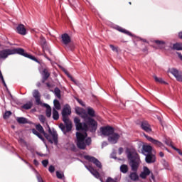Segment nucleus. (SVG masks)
Segmentation results:
<instances>
[{
    "label": "nucleus",
    "instance_id": "obj_29",
    "mask_svg": "<svg viewBox=\"0 0 182 182\" xmlns=\"http://www.w3.org/2000/svg\"><path fill=\"white\" fill-rule=\"evenodd\" d=\"M53 120H59V112L56 109H53Z\"/></svg>",
    "mask_w": 182,
    "mask_h": 182
},
{
    "label": "nucleus",
    "instance_id": "obj_20",
    "mask_svg": "<svg viewBox=\"0 0 182 182\" xmlns=\"http://www.w3.org/2000/svg\"><path fill=\"white\" fill-rule=\"evenodd\" d=\"M114 29H116V31H118L119 32H121L122 33H124L125 35H127L128 36H133V34L130 31L126 30L125 28L120 27L119 26H115L114 27Z\"/></svg>",
    "mask_w": 182,
    "mask_h": 182
},
{
    "label": "nucleus",
    "instance_id": "obj_4",
    "mask_svg": "<svg viewBox=\"0 0 182 182\" xmlns=\"http://www.w3.org/2000/svg\"><path fill=\"white\" fill-rule=\"evenodd\" d=\"M47 127L48 129V134L45 132V130L43 129V127H42L41 124H38L36 126L37 132L42 133V134H43L44 137H46V140H48V141L50 142V144H53V141L55 145L58 144V132H56V130H55V128H53L51 129L49 125H47Z\"/></svg>",
    "mask_w": 182,
    "mask_h": 182
},
{
    "label": "nucleus",
    "instance_id": "obj_9",
    "mask_svg": "<svg viewBox=\"0 0 182 182\" xmlns=\"http://www.w3.org/2000/svg\"><path fill=\"white\" fill-rule=\"evenodd\" d=\"M85 159L90 163H93V164H95L97 168H102V162H100V161H99V159H96L95 156L86 155L85 156Z\"/></svg>",
    "mask_w": 182,
    "mask_h": 182
},
{
    "label": "nucleus",
    "instance_id": "obj_27",
    "mask_svg": "<svg viewBox=\"0 0 182 182\" xmlns=\"http://www.w3.org/2000/svg\"><path fill=\"white\" fill-rule=\"evenodd\" d=\"M171 49H172V50H182V47L180 43H176L171 47Z\"/></svg>",
    "mask_w": 182,
    "mask_h": 182
},
{
    "label": "nucleus",
    "instance_id": "obj_26",
    "mask_svg": "<svg viewBox=\"0 0 182 182\" xmlns=\"http://www.w3.org/2000/svg\"><path fill=\"white\" fill-rule=\"evenodd\" d=\"M17 122L18 123H19V124H26L28 123V119L25 117H18Z\"/></svg>",
    "mask_w": 182,
    "mask_h": 182
},
{
    "label": "nucleus",
    "instance_id": "obj_50",
    "mask_svg": "<svg viewBox=\"0 0 182 182\" xmlns=\"http://www.w3.org/2000/svg\"><path fill=\"white\" fill-rule=\"evenodd\" d=\"M36 177H37L38 182H43V179H42V177L39 176V173H37Z\"/></svg>",
    "mask_w": 182,
    "mask_h": 182
},
{
    "label": "nucleus",
    "instance_id": "obj_23",
    "mask_svg": "<svg viewBox=\"0 0 182 182\" xmlns=\"http://www.w3.org/2000/svg\"><path fill=\"white\" fill-rule=\"evenodd\" d=\"M142 150L145 153H147V154H151V150H153V147H151L150 145H144L142 146Z\"/></svg>",
    "mask_w": 182,
    "mask_h": 182
},
{
    "label": "nucleus",
    "instance_id": "obj_51",
    "mask_svg": "<svg viewBox=\"0 0 182 182\" xmlns=\"http://www.w3.org/2000/svg\"><path fill=\"white\" fill-rule=\"evenodd\" d=\"M40 140L43 141V143H44L46 147L48 148V144H46V140L45 139V138H43V136H42L41 138H40Z\"/></svg>",
    "mask_w": 182,
    "mask_h": 182
},
{
    "label": "nucleus",
    "instance_id": "obj_37",
    "mask_svg": "<svg viewBox=\"0 0 182 182\" xmlns=\"http://www.w3.org/2000/svg\"><path fill=\"white\" fill-rule=\"evenodd\" d=\"M32 133L33 134H35L36 136H37L38 139H40L42 136V134H41V133H39V132H38V130H36V129H32Z\"/></svg>",
    "mask_w": 182,
    "mask_h": 182
},
{
    "label": "nucleus",
    "instance_id": "obj_57",
    "mask_svg": "<svg viewBox=\"0 0 182 182\" xmlns=\"http://www.w3.org/2000/svg\"><path fill=\"white\" fill-rule=\"evenodd\" d=\"M176 54L178 55V57L179 58L180 60H182V55H181V53L177 52Z\"/></svg>",
    "mask_w": 182,
    "mask_h": 182
},
{
    "label": "nucleus",
    "instance_id": "obj_19",
    "mask_svg": "<svg viewBox=\"0 0 182 182\" xmlns=\"http://www.w3.org/2000/svg\"><path fill=\"white\" fill-rule=\"evenodd\" d=\"M33 97L36 99V105L42 104V102H41V94L39 93V90H34L33 92Z\"/></svg>",
    "mask_w": 182,
    "mask_h": 182
},
{
    "label": "nucleus",
    "instance_id": "obj_7",
    "mask_svg": "<svg viewBox=\"0 0 182 182\" xmlns=\"http://www.w3.org/2000/svg\"><path fill=\"white\" fill-rule=\"evenodd\" d=\"M144 136L146 137V139H147V140H149V141L152 143V144H154V146H156V147H160V149H162L163 150L165 149L167 151H168V149L166 147V146H164L163 143H161V141L157 139H154L153 137L149 136L148 135H146V134H144Z\"/></svg>",
    "mask_w": 182,
    "mask_h": 182
},
{
    "label": "nucleus",
    "instance_id": "obj_53",
    "mask_svg": "<svg viewBox=\"0 0 182 182\" xmlns=\"http://www.w3.org/2000/svg\"><path fill=\"white\" fill-rule=\"evenodd\" d=\"M110 159H114V160H116L117 158L116 157V153L114 152H112L111 154H110Z\"/></svg>",
    "mask_w": 182,
    "mask_h": 182
},
{
    "label": "nucleus",
    "instance_id": "obj_42",
    "mask_svg": "<svg viewBox=\"0 0 182 182\" xmlns=\"http://www.w3.org/2000/svg\"><path fill=\"white\" fill-rule=\"evenodd\" d=\"M38 119L41 123H45V120H46L45 115L43 114L39 115Z\"/></svg>",
    "mask_w": 182,
    "mask_h": 182
},
{
    "label": "nucleus",
    "instance_id": "obj_5",
    "mask_svg": "<svg viewBox=\"0 0 182 182\" xmlns=\"http://www.w3.org/2000/svg\"><path fill=\"white\" fill-rule=\"evenodd\" d=\"M77 146L80 150H85L87 146L92 144V138L87 137V132H76Z\"/></svg>",
    "mask_w": 182,
    "mask_h": 182
},
{
    "label": "nucleus",
    "instance_id": "obj_17",
    "mask_svg": "<svg viewBox=\"0 0 182 182\" xmlns=\"http://www.w3.org/2000/svg\"><path fill=\"white\" fill-rule=\"evenodd\" d=\"M61 41L65 46H68L72 42L70 36L66 33L61 35Z\"/></svg>",
    "mask_w": 182,
    "mask_h": 182
},
{
    "label": "nucleus",
    "instance_id": "obj_45",
    "mask_svg": "<svg viewBox=\"0 0 182 182\" xmlns=\"http://www.w3.org/2000/svg\"><path fill=\"white\" fill-rule=\"evenodd\" d=\"M74 123L75 124V126H77V124H80V119H79V117H75L74 118Z\"/></svg>",
    "mask_w": 182,
    "mask_h": 182
},
{
    "label": "nucleus",
    "instance_id": "obj_62",
    "mask_svg": "<svg viewBox=\"0 0 182 182\" xmlns=\"http://www.w3.org/2000/svg\"><path fill=\"white\" fill-rule=\"evenodd\" d=\"M178 38H179L180 39H182V31L179 32V33H178Z\"/></svg>",
    "mask_w": 182,
    "mask_h": 182
},
{
    "label": "nucleus",
    "instance_id": "obj_49",
    "mask_svg": "<svg viewBox=\"0 0 182 182\" xmlns=\"http://www.w3.org/2000/svg\"><path fill=\"white\" fill-rule=\"evenodd\" d=\"M17 157H18V159H20V160H22V161H23L26 164H28V166H30V167H31V164L29 163H28V161H26V160H25L22 157H21V156L17 154Z\"/></svg>",
    "mask_w": 182,
    "mask_h": 182
},
{
    "label": "nucleus",
    "instance_id": "obj_41",
    "mask_svg": "<svg viewBox=\"0 0 182 182\" xmlns=\"http://www.w3.org/2000/svg\"><path fill=\"white\" fill-rule=\"evenodd\" d=\"M155 43H156V45H159V46H163L164 45L166 44L164 41H160V40L155 41Z\"/></svg>",
    "mask_w": 182,
    "mask_h": 182
},
{
    "label": "nucleus",
    "instance_id": "obj_35",
    "mask_svg": "<svg viewBox=\"0 0 182 182\" xmlns=\"http://www.w3.org/2000/svg\"><path fill=\"white\" fill-rule=\"evenodd\" d=\"M18 143L21 144V146H28V142H26V141H25V139L20 138L18 139Z\"/></svg>",
    "mask_w": 182,
    "mask_h": 182
},
{
    "label": "nucleus",
    "instance_id": "obj_52",
    "mask_svg": "<svg viewBox=\"0 0 182 182\" xmlns=\"http://www.w3.org/2000/svg\"><path fill=\"white\" fill-rule=\"evenodd\" d=\"M2 83H3L4 86L6 87V89L8 93L10 95V96H12V95L11 94V92L8 89V86L6 85V82H5V81H4V82H2Z\"/></svg>",
    "mask_w": 182,
    "mask_h": 182
},
{
    "label": "nucleus",
    "instance_id": "obj_3",
    "mask_svg": "<svg viewBox=\"0 0 182 182\" xmlns=\"http://www.w3.org/2000/svg\"><path fill=\"white\" fill-rule=\"evenodd\" d=\"M11 55H21V56H24V58H28V59L36 62V63H40L39 60L35 58V56L25 52L23 48H16L0 50V59H3V60H5V59H6L8 56H11Z\"/></svg>",
    "mask_w": 182,
    "mask_h": 182
},
{
    "label": "nucleus",
    "instance_id": "obj_55",
    "mask_svg": "<svg viewBox=\"0 0 182 182\" xmlns=\"http://www.w3.org/2000/svg\"><path fill=\"white\" fill-rule=\"evenodd\" d=\"M109 144H107V141H105L102 142V148L103 149V147H106V146H107Z\"/></svg>",
    "mask_w": 182,
    "mask_h": 182
},
{
    "label": "nucleus",
    "instance_id": "obj_15",
    "mask_svg": "<svg viewBox=\"0 0 182 182\" xmlns=\"http://www.w3.org/2000/svg\"><path fill=\"white\" fill-rule=\"evenodd\" d=\"M156 155L153 154V153L145 154V161L147 164H153V163H156Z\"/></svg>",
    "mask_w": 182,
    "mask_h": 182
},
{
    "label": "nucleus",
    "instance_id": "obj_6",
    "mask_svg": "<svg viewBox=\"0 0 182 182\" xmlns=\"http://www.w3.org/2000/svg\"><path fill=\"white\" fill-rule=\"evenodd\" d=\"M84 122H85L88 127V132H90V133H96V131L97 130V122L95 120V119L87 115L84 119Z\"/></svg>",
    "mask_w": 182,
    "mask_h": 182
},
{
    "label": "nucleus",
    "instance_id": "obj_36",
    "mask_svg": "<svg viewBox=\"0 0 182 182\" xmlns=\"http://www.w3.org/2000/svg\"><path fill=\"white\" fill-rule=\"evenodd\" d=\"M65 48L68 49V50H74L75 49V44L74 43H69L68 46H65Z\"/></svg>",
    "mask_w": 182,
    "mask_h": 182
},
{
    "label": "nucleus",
    "instance_id": "obj_21",
    "mask_svg": "<svg viewBox=\"0 0 182 182\" xmlns=\"http://www.w3.org/2000/svg\"><path fill=\"white\" fill-rule=\"evenodd\" d=\"M85 167L90 171V173H91V174L95 177V178H100V173H99L97 171L95 170V168L91 166H85Z\"/></svg>",
    "mask_w": 182,
    "mask_h": 182
},
{
    "label": "nucleus",
    "instance_id": "obj_30",
    "mask_svg": "<svg viewBox=\"0 0 182 182\" xmlns=\"http://www.w3.org/2000/svg\"><path fill=\"white\" fill-rule=\"evenodd\" d=\"M154 80L157 82L158 83H161L162 85H167V82L164 81L163 78L161 77H158L157 76H154Z\"/></svg>",
    "mask_w": 182,
    "mask_h": 182
},
{
    "label": "nucleus",
    "instance_id": "obj_40",
    "mask_svg": "<svg viewBox=\"0 0 182 182\" xmlns=\"http://www.w3.org/2000/svg\"><path fill=\"white\" fill-rule=\"evenodd\" d=\"M46 114L47 117H50L52 116V108H48L46 111Z\"/></svg>",
    "mask_w": 182,
    "mask_h": 182
},
{
    "label": "nucleus",
    "instance_id": "obj_44",
    "mask_svg": "<svg viewBox=\"0 0 182 182\" xmlns=\"http://www.w3.org/2000/svg\"><path fill=\"white\" fill-rule=\"evenodd\" d=\"M149 176H150L149 177L150 181H151V180L152 181H156V176H154V173H153V172H151Z\"/></svg>",
    "mask_w": 182,
    "mask_h": 182
},
{
    "label": "nucleus",
    "instance_id": "obj_47",
    "mask_svg": "<svg viewBox=\"0 0 182 182\" xmlns=\"http://www.w3.org/2000/svg\"><path fill=\"white\" fill-rule=\"evenodd\" d=\"M48 171L50 173H55V166H53V165H50L48 168Z\"/></svg>",
    "mask_w": 182,
    "mask_h": 182
},
{
    "label": "nucleus",
    "instance_id": "obj_31",
    "mask_svg": "<svg viewBox=\"0 0 182 182\" xmlns=\"http://www.w3.org/2000/svg\"><path fill=\"white\" fill-rule=\"evenodd\" d=\"M164 142L165 143V144H166V146H169V147H171V149L174 147V146L173 145V141H171V139L165 138Z\"/></svg>",
    "mask_w": 182,
    "mask_h": 182
},
{
    "label": "nucleus",
    "instance_id": "obj_46",
    "mask_svg": "<svg viewBox=\"0 0 182 182\" xmlns=\"http://www.w3.org/2000/svg\"><path fill=\"white\" fill-rule=\"evenodd\" d=\"M42 164L43 167H48V164H49V161L48 159H45L42 161Z\"/></svg>",
    "mask_w": 182,
    "mask_h": 182
},
{
    "label": "nucleus",
    "instance_id": "obj_43",
    "mask_svg": "<svg viewBox=\"0 0 182 182\" xmlns=\"http://www.w3.org/2000/svg\"><path fill=\"white\" fill-rule=\"evenodd\" d=\"M75 100H77V102H78L79 104H80V105L82 106L83 107H85L86 106V105H85L84 102H83L82 100H80V99H79V98H77V97H75Z\"/></svg>",
    "mask_w": 182,
    "mask_h": 182
},
{
    "label": "nucleus",
    "instance_id": "obj_1",
    "mask_svg": "<svg viewBox=\"0 0 182 182\" xmlns=\"http://www.w3.org/2000/svg\"><path fill=\"white\" fill-rule=\"evenodd\" d=\"M127 157L129 160V164L131 167V172L129 175V178L132 181H139V174L137 171L140 164H141V160L140 159V156L134 149H131L127 148L126 150Z\"/></svg>",
    "mask_w": 182,
    "mask_h": 182
},
{
    "label": "nucleus",
    "instance_id": "obj_39",
    "mask_svg": "<svg viewBox=\"0 0 182 182\" xmlns=\"http://www.w3.org/2000/svg\"><path fill=\"white\" fill-rule=\"evenodd\" d=\"M12 114V112L11 111H6L4 114V119H8L11 115Z\"/></svg>",
    "mask_w": 182,
    "mask_h": 182
},
{
    "label": "nucleus",
    "instance_id": "obj_32",
    "mask_svg": "<svg viewBox=\"0 0 182 182\" xmlns=\"http://www.w3.org/2000/svg\"><path fill=\"white\" fill-rule=\"evenodd\" d=\"M54 95L56 97H58V99H60L61 95H60V90L59 89V87H56L54 89Z\"/></svg>",
    "mask_w": 182,
    "mask_h": 182
},
{
    "label": "nucleus",
    "instance_id": "obj_61",
    "mask_svg": "<svg viewBox=\"0 0 182 182\" xmlns=\"http://www.w3.org/2000/svg\"><path fill=\"white\" fill-rule=\"evenodd\" d=\"M0 79L2 82V83H4L5 80L4 79V75H0Z\"/></svg>",
    "mask_w": 182,
    "mask_h": 182
},
{
    "label": "nucleus",
    "instance_id": "obj_33",
    "mask_svg": "<svg viewBox=\"0 0 182 182\" xmlns=\"http://www.w3.org/2000/svg\"><path fill=\"white\" fill-rule=\"evenodd\" d=\"M55 173L57 178H59L60 180H63V178H65V174L63 173V172L57 171Z\"/></svg>",
    "mask_w": 182,
    "mask_h": 182
},
{
    "label": "nucleus",
    "instance_id": "obj_58",
    "mask_svg": "<svg viewBox=\"0 0 182 182\" xmlns=\"http://www.w3.org/2000/svg\"><path fill=\"white\" fill-rule=\"evenodd\" d=\"M33 164H35V166H39V162L38 161V160L34 159L33 160Z\"/></svg>",
    "mask_w": 182,
    "mask_h": 182
},
{
    "label": "nucleus",
    "instance_id": "obj_2",
    "mask_svg": "<svg viewBox=\"0 0 182 182\" xmlns=\"http://www.w3.org/2000/svg\"><path fill=\"white\" fill-rule=\"evenodd\" d=\"M63 122L59 124V129L63 132V134H67L69 132H72V121L69 119V116L72 114V108L69 104H65L61 112Z\"/></svg>",
    "mask_w": 182,
    "mask_h": 182
},
{
    "label": "nucleus",
    "instance_id": "obj_10",
    "mask_svg": "<svg viewBox=\"0 0 182 182\" xmlns=\"http://www.w3.org/2000/svg\"><path fill=\"white\" fill-rule=\"evenodd\" d=\"M75 112L76 114H77L78 116H80L81 118L83 119V120H85L86 117H87L88 116L86 110L79 107H75Z\"/></svg>",
    "mask_w": 182,
    "mask_h": 182
},
{
    "label": "nucleus",
    "instance_id": "obj_54",
    "mask_svg": "<svg viewBox=\"0 0 182 182\" xmlns=\"http://www.w3.org/2000/svg\"><path fill=\"white\" fill-rule=\"evenodd\" d=\"M106 182H116L114 178H112V177H108L106 180Z\"/></svg>",
    "mask_w": 182,
    "mask_h": 182
},
{
    "label": "nucleus",
    "instance_id": "obj_60",
    "mask_svg": "<svg viewBox=\"0 0 182 182\" xmlns=\"http://www.w3.org/2000/svg\"><path fill=\"white\" fill-rule=\"evenodd\" d=\"M45 107H46V109H50V105L48 104H44Z\"/></svg>",
    "mask_w": 182,
    "mask_h": 182
},
{
    "label": "nucleus",
    "instance_id": "obj_16",
    "mask_svg": "<svg viewBox=\"0 0 182 182\" xmlns=\"http://www.w3.org/2000/svg\"><path fill=\"white\" fill-rule=\"evenodd\" d=\"M150 174H151V171H150V169L147 166H144L143 171H141L139 174V177L143 180H146V178H147V176H150Z\"/></svg>",
    "mask_w": 182,
    "mask_h": 182
},
{
    "label": "nucleus",
    "instance_id": "obj_14",
    "mask_svg": "<svg viewBox=\"0 0 182 182\" xmlns=\"http://www.w3.org/2000/svg\"><path fill=\"white\" fill-rule=\"evenodd\" d=\"M40 43L41 45V48L43 50V52L47 51L48 53L52 55V51H50V49H49V47H48V43H46V39L43 37L40 38Z\"/></svg>",
    "mask_w": 182,
    "mask_h": 182
},
{
    "label": "nucleus",
    "instance_id": "obj_8",
    "mask_svg": "<svg viewBox=\"0 0 182 182\" xmlns=\"http://www.w3.org/2000/svg\"><path fill=\"white\" fill-rule=\"evenodd\" d=\"M102 136H110L114 133V128L110 126L101 127L100 129Z\"/></svg>",
    "mask_w": 182,
    "mask_h": 182
},
{
    "label": "nucleus",
    "instance_id": "obj_12",
    "mask_svg": "<svg viewBox=\"0 0 182 182\" xmlns=\"http://www.w3.org/2000/svg\"><path fill=\"white\" fill-rule=\"evenodd\" d=\"M140 127L144 132H146V133H151V125L149 124V122L147 121H142L140 124Z\"/></svg>",
    "mask_w": 182,
    "mask_h": 182
},
{
    "label": "nucleus",
    "instance_id": "obj_13",
    "mask_svg": "<svg viewBox=\"0 0 182 182\" xmlns=\"http://www.w3.org/2000/svg\"><path fill=\"white\" fill-rule=\"evenodd\" d=\"M119 139H120V135L114 132L108 136L107 140L111 144H116L119 141Z\"/></svg>",
    "mask_w": 182,
    "mask_h": 182
},
{
    "label": "nucleus",
    "instance_id": "obj_48",
    "mask_svg": "<svg viewBox=\"0 0 182 182\" xmlns=\"http://www.w3.org/2000/svg\"><path fill=\"white\" fill-rule=\"evenodd\" d=\"M172 149H173V150H175L176 151H177V153H178V154H179L180 156H182V152H181V151L179 149L176 148V146H172Z\"/></svg>",
    "mask_w": 182,
    "mask_h": 182
},
{
    "label": "nucleus",
    "instance_id": "obj_25",
    "mask_svg": "<svg viewBox=\"0 0 182 182\" xmlns=\"http://www.w3.org/2000/svg\"><path fill=\"white\" fill-rule=\"evenodd\" d=\"M87 110V114H88L90 117L91 118L95 117V109H93V108L88 107Z\"/></svg>",
    "mask_w": 182,
    "mask_h": 182
},
{
    "label": "nucleus",
    "instance_id": "obj_64",
    "mask_svg": "<svg viewBox=\"0 0 182 182\" xmlns=\"http://www.w3.org/2000/svg\"><path fill=\"white\" fill-rule=\"evenodd\" d=\"M44 58H46V59H47L48 60L50 61V59L49 58V57H48V55H46V54H44Z\"/></svg>",
    "mask_w": 182,
    "mask_h": 182
},
{
    "label": "nucleus",
    "instance_id": "obj_11",
    "mask_svg": "<svg viewBox=\"0 0 182 182\" xmlns=\"http://www.w3.org/2000/svg\"><path fill=\"white\" fill-rule=\"evenodd\" d=\"M75 127L76 130H77L78 132H83V133L89 132V127H87V124H86V122H80V124H77Z\"/></svg>",
    "mask_w": 182,
    "mask_h": 182
},
{
    "label": "nucleus",
    "instance_id": "obj_28",
    "mask_svg": "<svg viewBox=\"0 0 182 182\" xmlns=\"http://www.w3.org/2000/svg\"><path fill=\"white\" fill-rule=\"evenodd\" d=\"M32 106H33V104L32 103V102L29 101L28 102L24 104L22 106V108L24 109L25 110H29V109L32 108Z\"/></svg>",
    "mask_w": 182,
    "mask_h": 182
},
{
    "label": "nucleus",
    "instance_id": "obj_18",
    "mask_svg": "<svg viewBox=\"0 0 182 182\" xmlns=\"http://www.w3.org/2000/svg\"><path fill=\"white\" fill-rule=\"evenodd\" d=\"M16 32L18 35H26V28L23 24H18L16 27Z\"/></svg>",
    "mask_w": 182,
    "mask_h": 182
},
{
    "label": "nucleus",
    "instance_id": "obj_59",
    "mask_svg": "<svg viewBox=\"0 0 182 182\" xmlns=\"http://www.w3.org/2000/svg\"><path fill=\"white\" fill-rule=\"evenodd\" d=\"M36 154H37L38 156H40V157H45V154H41V153H39V152H36Z\"/></svg>",
    "mask_w": 182,
    "mask_h": 182
},
{
    "label": "nucleus",
    "instance_id": "obj_22",
    "mask_svg": "<svg viewBox=\"0 0 182 182\" xmlns=\"http://www.w3.org/2000/svg\"><path fill=\"white\" fill-rule=\"evenodd\" d=\"M49 76H50V73H49V71L48 69L45 68L43 70V78H42V83H45L46 80H48Z\"/></svg>",
    "mask_w": 182,
    "mask_h": 182
},
{
    "label": "nucleus",
    "instance_id": "obj_38",
    "mask_svg": "<svg viewBox=\"0 0 182 182\" xmlns=\"http://www.w3.org/2000/svg\"><path fill=\"white\" fill-rule=\"evenodd\" d=\"M109 48L112 49V50L113 52H116V53H119V48L118 47H116L112 44H110Z\"/></svg>",
    "mask_w": 182,
    "mask_h": 182
},
{
    "label": "nucleus",
    "instance_id": "obj_34",
    "mask_svg": "<svg viewBox=\"0 0 182 182\" xmlns=\"http://www.w3.org/2000/svg\"><path fill=\"white\" fill-rule=\"evenodd\" d=\"M53 105L57 110H60V102H59V100H54Z\"/></svg>",
    "mask_w": 182,
    "mask_h": 182
},
{
    "label": "nucleus",
    "instance_id": "obj_56",
    "mask_svg": "<svg viewBox=\"0 0 182 182\" xmlns=\"http://www.w3.org/2000/svg\"><path fill=\"white\" fill-rule=\"evenodd\" d=\"M122 153H123V148L119 147L118 149V154L120 155V154H122Z\"/></svg>",
    "mask_w": 182,
    "mask_h": 182
},
{
    "label": "nucleus",
    "instance_id": "obj_63",
    "mask_svg": "<svg viewBox=\"0 0 182 182\" xmlns=\"http://www.w3.org/2000/svg\"><path fill=\"white\" fill-rule=\"evenodd\" d=\"M159 156L160 157H164V153H163L162 151L159 152Z\"/></svg>",
    "mask_w": 182,
    "mask_h": 182
},
{
    "label": "nucleus",
    "instance_id": "obj_24",
    "mask_svg": "<svg viewBox=\"0 0 182 182\" xmlns=\"http://www.w3.org/2000/svg\"><path fill=\"white\" fill-rule=\"evenodd\" d=\"M119 170L121 173H123V174H126L129 171V166L126 164H122L120 166Z\"/></svg>",
    "mask_w": 182,
    "mask_h": 182
}]
</instances>
